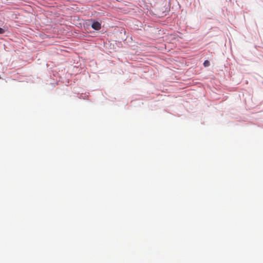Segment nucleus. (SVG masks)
Returning a JSON list of instances; mask_svg holds the SVG:
<instances>
[{"instance_id":"obj_1","label":"nucleus","mask_w":263,"mask_h":263,"mask_svg":"<svg viewBox=\"0 0 263 263\" xmlns=\"http://www.w3.org/2000/svg\"><path fill=\"white\" fill-rule=\"evenodd\" d=\"M91 27L96 30H99L101 29V25L99 22H95L92 24Z\"/></svg>"},{"instance_id":"obj_2","label":"nucleus","mask_w":263,"mask_h":263,"mask_svg":"<svg viewBox=\"0 0 263 263\" xmlns=\"http://www.w3.org/2000/svg\"><path fill=\"white\" fill-rule=\"evenodd\" d=\"M203 65L205 67H208L210 65V62L208 60H206L204 62Z\"/></svg>"},{"instance_id":"obj_3","label":"nucleus","mask_w":263,"mask_h":263,"mask_svg":"<svg viewBox=\"0 0 263 263\" xmlns=\"http://www.w3.org/2000/svg\"><path fill=\"white\" fill-rule=\"evenodd\" d=\"M5 32V30L4 29L0 28V34H3Z\"/></svg>"}]
</instances>
